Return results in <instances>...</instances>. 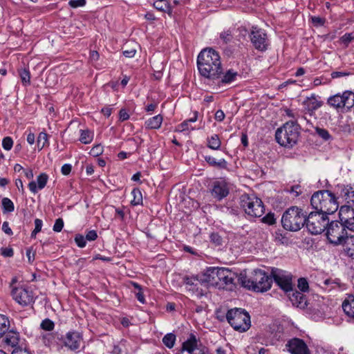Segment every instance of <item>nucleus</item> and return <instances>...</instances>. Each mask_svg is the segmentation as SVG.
I'll use <instances>...</instances> for the list:
<instances>
[{"label":"nucleus","mask_w":354,"mask_h":354,"mask_svg":"<svg viewBox=\"0 0 354 354\" xmlns=\"http://www.w3.org/2000/svg\"><path fill=\"white\" fill-rule=\"evenodd\" d=\"M199 73L209 82L217 79L221 72V61L218 52L212 48L203 50L197 57Z\"/></svg>","instance_id":"obj_1"},{"label":"nucleus","mask_w":354,"mask_h":354,"mask_svg":"<svg viewBox=\"0 0 354 354\" xmlns=\"http://www.w3.org/2000/svg\"><path fill=\"white\" fill-rule=\"evenodd\" d=\"M239 282L243 288L256 292H264L271 288L272 279L266 271L254 270L249 275L241 274Z\"/></svg>","instance_id":"obj_2"},{"label":"nucleus","mask_w":354,"mask_h":354,"mask_svg":"<svg viewBox=\"0 0 354 354\" xmlns=\"http://www.w3.org/2000/svg\"><path fill=\"white\" fill-rule=\"evenodd\" d=\"M310 204L317 212L327 216L335 213L339 208L336 196L328 190L315 192L311 196Z\"/></svg>","instance_id":"obj_3"},{"label":"nucleus","mask_w":354,"mask_h":354,"mask_svg":"<svg viewBox=\"0 0 354 354\" xmlns=\"http://www.w3.org/2000/svg\"><path fill=\"white\" fill-rule=\"evenodd\" d=\"M299 136V125L296 122L288 121L277 129L275 133L277 142L281 146L292 147L297 142Z\"/></svg>","instance_id":"obj_4"},{"label":"nucleus","mask_w":354,"mask_h":354,"mask_svg":"<svg viewBox=\"0 0 354 354\" xmlns=\"http://www.w3.org/2000/svg\"><path fill=\"white\" fill-rule=\"evenodd\" d=\"M306 214L302 209L296 206L291 207L282 216V226L286 230L298 231L305 225Z\"/></svg>","instance_id":"obj_5"},{"label":"nucleus","mask_w":354,"mask_h":354,"mask_svg":"<svg viewBox=\"0 0 354 354\" xmlns=\"http://www.w3.org/2000/svg\"><path fill=\"white\" fill-rule=\"evenodd\" d=\"M226 318L228 323L236 330L245 332L250 327V317L241 308L231 309L227 311Z\"/></svg>","instance_id":"obj_6"},{"label":"nucleus","mask_w":354,"mask_h":354,"mask_svg":"<svg viewBox=\"0 0 354 354\" xmlns=\"http://www.w3.org/2000/svg\"><path fill=\"white\" fill-rule=\"evenodd\" d=\"M240 205L250 218L261 217L265 212L262 201L254 196L242 195L240 198Z\"/></svg>","instance_id":"obj_7"},{"label":"nucleus","mask_w":354,"mask_h":354,"mask_svg":"<svg viewBox=\"0 0 354 354\" xmlns=\"http://www.w3.org/2000/svg\"><path fill=\"white\" fill-rule=\"evenodd\" d=\"M328 216L319 212H312L308 216L306 215L305 225L312 234H319L326 230L328 225Z\"/></svg>","instance_id":"obj_8"},{"label":"nucleus","mask_w":354,"mask_h":354,"mask_svg":"<svg viewBox=\"0 0 354 354\" xmlns=\"http://www.w3.org/2000/svg\"><path fill=\"white\" fill-rule=\"evenodd\" d=\"M326 236L330 243L338 245L347 236V232L342 223L338 221H332L328 223L327 227H326Z\"/></svg>","instance_id":"obj_9"},{"label":"nucleus","mask_w":354,"mask_h":354,"mask_svg":"<svg viewBox=\"0 0 354 354\" xmlns=\"http://www.w3.org/2000/svg\"><path fill=\"white\" fill-rule=\"evenodd\" d=\"M270 274L272 279L285 292L292 291V274L290 272L277 268H272Z\"/></svg>","instance_id":"obj_10"},{"label":"nucleus","mask_w":354,"mask_h":354,"mask_svg":"<svg viewBox=\"0 0 354 354\" xmlns=\"http://www.w3.org/2000/svg\"><path fill=\"white\" fill-rule=\"evenodd\" d=\"M250 41L254 48L259 52H266L270 46L268 36L263 29L253 26L250 34Z\"/></svg>","instance_id":"obj_11"},{"label":"nucleus","mask_w":354,"mask_h":354,"mask_svg":"<svg viewBox=\"0 0 354 354\" xmlns=\"http://www.w3.org/2000/svg\"><path fill=\"white\" fill-rule=\"evenodd\" d=\"M328 104L335 109L346 108L347 111L351 110L354 104V93L346 91L342 95L337 93L330 97L327 101Z\"/></svg>","instance_id":"obj_12"},{"label":"nucleus","mask_w":354,"mask_h":354,"mask_svg":"<svg viewBox=\"0 0 354 354\" xmlns=\"http://www.w3.org/2000/svg\"><path fill=\"white\" fill-rule=\"evenodd\" d=\"M11 294L14 300L22 306H27L35 302L34 293L28 287L19 286L13 288Z\"/></svg>","instance_id":"obj_13"},{"label":"nucleus","mask_w":354,"mask_h":354,"mask_svg":"<svg viewBox=\"0 0 354 354\" xmlns=\"http://www.w3.org/2000/svg\"><path fill=\"white\" fill-rule=\"evenodd\" d=\"M239 74L237 71L232 68H230L223 72V68H221V75L217 79H214L211 82H207L213 89L219 88L224 86L230 84L237 80Z\"/></svg>","instance_id":"obj_14"},{"label":"nucleus","mask_w":354,"mask_h":354,"mask_svg":"<svg viewBox=\"0 0 354 354\" xmlns=\"http://www.w3.org/2000/svg\"><path fill=\"white\" fill-rule=\"evenodd\" d=\"M236 276L234 272L225 268H219L216 288L232 290L235 288Z\"/></svg>","instance_id":"obj_15"},{"label":"nucleus","mask_w":354,"mask_h":354,"mask_svg":"<svg viewBox=\"0 0 354 354\" xmlns=\"http://www.w3.org/2000/svg\"><path fill=\"white\" fill-rule=\"evenodd\" d=\"M183 283L185 289L192 295H195L198 298L204 295L205 290L203 288L204 286L201 280H199L198 274L196 276L185 277Z\"/></svg>","instance_id":"obj_16"},{"label":"nucleus","mask_w":354,"mask_h":354,"mask_svg":"<svg viewBox=\"0 0 354 354\" xmlns=\"http://www.w3.org/2000/svg\"><path fill=\"white\" fill-rule=\"evenodd\" d=\"M229 193V184L225 180L221 179L212 183L211 194L217 201H221L225 198Z\"/></svg>","instance_id":"obj_17"},{"label":"nucleus","mask_w":354,"mask_h":354,"mask_svg":"<svg viewBox=\"0 0 354 354\" xmlns=\"http://www.w3.org/2000/svg\"><path fill=\"white\" fill-rule=\"evenodd\" d=\"M218 272L219 268L218 267L208 268L203 273L198 274L199 280H201L204 287H216Z\"/></svg>","instance_id":"obj_18"},{"label":"nucleus","mask_w":354,"mask_h":354,"mask_svg":"<svg viewBox=\"0 0 354 354\" xmlns=\"http://www.w3.org/2000/svg\"><path fill=\"white\" fill-rule=\"evenodd\" d=\"M286 347L291 354H310L306 344L299 338H293L290 339Z\"/></svg>","instance_id":"obj_19"},{"label":"nucleus","mask_w":354,"mask_h":354,"mask_svg":"<svg viewBox=\"0 0 354 354\" xmlns=\"http://www.w3.org/2000/svg\"><path fill=\"white\" fill-rule=\"evenodd\" d=\"M82 341V337L78 332L69 331L66 334L62 341L63 344L72 351L79 348Z\"/></svg>","instance_id":"obj_20"},{"label":"nucleus","mask_w":354,"mask_h":354,"mask_svg":"<svg viewBox=\"0 0 354 354\" xmlns=\"http://www.w3.org/2000/svg\"><path fill=\"white\" fill-rule=\"evenodd\" d=\"M302 104L304 111L310 116H313L315 114V111L322 106L323 102L319 100L317 95L313 93L310 96L306 97Z\"/></svg>","instance_id":"obj_21"},{"label":"nucleus","mask_w":354,"mask_h":354,"mask_svg":"<svg viewBox=\"0 0 354 354\" xmlns=\"http://www.w3.org/2000/svg\"><path fill=\"white\" fill-rule=\"evenodd\" d=\"M49 176L46 173H41L37 177V180H32L28 183V188L32 194L37 193L38 190L43 189L48 180Z\"/></svg>","instance_id":"obj_22"},{"label":"nucleus","mask_w":354,"mask_h":354,"mask_svg":"<svg viewBox=\"0 0 354 354\" xmlns=\"http://www.w3.org/2000/svg\"><path fill=\"white\" fill-rule=\"evenodd\" d=\"M288 293L289 299L293 306L300 308H304L306 306L307 299L303 292L292 288V291L288 292Z\"/></svg>","instance_id":"obj_23"},{"label":"nucleus","mask_w":354,"mask_h":354,"mask_svg":"<svg viewBox=\"0 0 354 354\" xmlns=\"http://www.w3.org/2000/svg\"><path fill=\"white\" fill-rule=\"evenodd\" d=\"M340 195L344 198L348 205L354 207V186L342 185L339 186Z\"/></svg>","instance_id":"obj_24"},{"label":"nucleus","mask_w":354,"mask_h":354,"mask_svg":"<svg viewBox=\"0 0 354 354\" xmlns=\"http://www.w3.org/2000/svg\"><path fill=\"white\" fill-rule=\"evenodd\" d=\"M203 157L210 167L218 169H226L227 168L228 163L224 158L217 160L214 156L208 154L203 155Z\"/></svg>","instance_id":"obj_25"},{"label":"nucleus","mask_w":354,"mask_h":354,"mask_svg":"<svg viewBox=\"0 0 354 354\" xmlns=\"http://www.w3.org/2000/svg\"><path fill=\"white\" fill-rule=\"evenodd\" d=\"M343 248V254L354 259V236H347L340 244Z\"/></svg>","instance_id":"obj_26"},{"label":"nucleus","mask_w":354,"mask_h":354,"mask_svg":"<svg viewBox=\"0 0 354 354\" xmlns=\"http://www.w3.org/2000/svg\"><path fill=\"white\" fill-rule=\"evenodd\" d=\"M4 335L5 336L3 339V342L5 345L15 348V349L19 348L17 346L19 342V334L17 332L10 330Z\"/></svg>","instance_id":"obj_27"},{"label":"nucleus","mask_w":354,"mask_h":354,"mask_svg":"<svg viewBox=\"0 0 354 354\" xmlns=\"http://www.w3.org/2000/svg\"><path fill=\"white\" fill-rule=\"evenodd\" d=\"M163 121L162 115L158 114L151 118H149L145 122V127L148 130L158 129L161 127Z\"/></svg>","instance_id":"obj_28"},{"label":"nucleus","mask_w":354,"mask_h":354,"mask_svg":"<svg viewBox=\"0 0 354 354\" xmlns=\"http://www.w3.org/2000/svg\"><path fill=\"white\" fill-rule=\"evenodd\" d=\"M342 306L344 313L354 319V295H348L343 301Z\"/></svg>","instance_id":"obj_29"},{"label":"nucleus","mask_w":354,"mask_h":354,"mask_svg":"<svg viewBox=\"0 0 354 354\" xmlns=\"http://www.w3.org/2000/svg\"><path fill=\"white\" fill-rule=\"evenodd\" d=\"M339 215L340 223H344L350 218L354 216V207L348 205L342 206L339 209Z\"/></svg>","instance_id":"obj_30"},{"label":"nucleus","mask_w":354,"mask_h":354,"mask_svg":"<svg viewBox=\"0 0 354 354\" xmlns=\"http://www.w3.org/2000/svg\"><path fill=\"white\" fill-rule=\"evenodd\" d=\"M58 333H47L42 335V342L44 345L52 346L59 344L62 338Z\"/></svg>","instance_id":"obj_31"},{"label":"nucleus","mask_w":354,"mask_h":354,"mask_svg":"<svg viewBox=\"0 0 354 354\" xmlns=\"http://www.w3.org/2000/svg\"><path fill=\"white\" fill-rule=\"evenodd\" d=\"M197 348V339L196 336L191 334L189 337L183 343L182 351H187L192 354Z\"/></svg>","instance_id":"obj_32"},{"label":"nucleus","mask_w":354,"mask_h":354,"mask_svg":"<svg viewBox=\"0 0 354 354\" xmlns=\"http://www.w3.org/2000/svg\"><path fill=\"white\" fill-rule=\"evenodd\" d=\"M153 7L158 10L167 12L169 16L172 15V8L167 0H156Z\"/></svg>","instance_id":"obj_33"},{"label":"nucleus","mask_w":354,"mask_h":354,"mask_svg":"<svg viewBox=\"0 0 354 354\" xmlns=\"http://www.w3.org/2000/svg\"><path fill=\"white\" fill-rule=\"evenodd\" d=\"M221 141L218 134H212L207 138V147L213 150H219Z\"/></svg>","instance_id":"obj_34"},{"label":"nucleus","mask_w":354,"mask_h":354,"mask_svg":"<svg viewBox=\"0 0 354 354\" xmlns=\"http://www.w3.org/2000/svg\"><path fill=\"white\" fill-rule=\"evenodd\" d=\"M93 132L88 129L80 130V141L83 144H89L93 140Z\"/></svg>","instance_id":"obj_35"},{"label":"nucleus","mask_w":354,"mask_h":354,"mask_svg":"<svg viewBox=\"0 0 354 354\" xmlns=\"http://www.w3.org/2000/svg\"><path fill=\"white\" fill-rule=\"evenodd\" d=\"M48 135L45 131L39 133L37 140V147L39 151L49 145Z\"/></svg>","instance_id":"obj_36"},{"label":"nucleus","mask_w":354,"mask_h":354,"mask_svg":"<svg viewBox=\"0 0 354 354\" xmlns=\"http://www.w3.org/2000/svg\"><path fill=\"white\" fill-rule=\"evenodd\" d=\"M10 322L8 317L0 314V337H1L10 328Z\"/></svg>","instance_id":"obj_37"},{"label":"nucleus","mask_w":354,"mask_h":354,"mask_svg":"<svg viewBox=\"0 0 354 354\" xmlns=\"http://www.w3.org/2000/svg\"><path fill=\"white\" fill-rule=\"evenodd\" d=\"M131 195L133 196V200L131 201V204L133 206H136L142 204V195L139 188H134L131 191Z\"/></svg>","instance_id":"obj_38"},{"label":"nucleus","mask_w":354,"mask_h":354,"mask_svg":"<svg viewBox=\"0 0 354 354\" xmlns=\"http://www.w3.org/2000/svg\"><path fill=\"white\" fill-rule=\"evenodd\" d=\"M233 30L234 28H230L224 30L220 33L219 37L223 44H227L232 41Z\"/></svg>","instance_id":"obj_39"},{"label":"nucleus","mask_w":354,"mask_h":354,"mask_svg":"<svg viewBox=\"0 0 354 354\" xmlns=\"http://www.w3.org/2000/svg\"><path fill=\"white\" fill-rule=\"evenodd\" d=\"M176 339V335L172 333H169L166 334L162 337V343L167 348H171L174 347V346L175 344Z\"/></svg>","instance_id":"obj_40"},{"label":"nucleus","mask_w":354,"mask_h":354,"mask_svg":"<svg viewBox=\"0 0 354 354\" xmlns=\"http://www.w3.org/2000/svg\"><path fill=\"white\" fill-rule=\"evenodd\" d=\"M132 286L135 288V295L137 298V299L141 303L145 304V298L142 292V289L140 285H139L136 282H132Z\"/></svg>","instance_id":"obj_41"},{"label":"nucleus","mask_w":354,"mask_h":354,"mask_svg":"<svg viewBox=\"0 0 354 354\" xmlns=\"http://www.w3.org/2000/svg\"><path fill=\"white\" fill-rule=\"evenodd\" d=\"M1 205L3 212H12L15 209V205L13 202L8 198H3L1 201Z\"/></svg>","instance_id":"obj_42"},{"label":"nucleus","mask_w":354,"mask_h":354,"mask_svg":"<svg viewBox=\"0 0 354 354\" xmlns=\"http://www.w3.org/2000/svg\"><path fill=\"white\" fill-rule=\"evenodd\" d=\"M19 75L22 84L25 86L30 84V74L28 69L23 68L19 71Z\"/></svg>","instance_id":"obj_43"},{"label":"nucleus","mask_w":354,"mask_h":354,"mask_svg":"<svg viewBox=\"0 0 354 354\" xmlns=\"http://www.w3.org/2000/svg\"><path fill=\"white\" fill-rule=\"evenodd\" d=\"M299 110L297 109H285L284 113L286 116H288L290 118L292 119V122H296V124H297V122L299 118Z\"/></svg>","instance_id":"obj_44"},{"label":"nucleus","mask_w":354,"mask_h":354,"mask_svg":"<svg viewBox=\"0 0 354 354\" xmlns=\"http://www.w3.org/2000/svg\"><path fill=\"white\" fill-rule=\"evenodd\" d=\"M297 288L301 292H306L309 290V284L306 278L301 277L297 280Z\"/></svg>","instance_id":"obj_45"},{"label":"nucleus","mask_w":354,"mask_h":354,"mask_svg":"<svg viewBox=\"0 0 354 354\" xmlns=\"http://www.w3.org/2000/svg\"><path fill=\"white\" fill-rule=\"evenodd\" d=\"M40 327L44 330L52 331L55 328V324L51 319L46 318L41 322Z\"/></svg>","instance_id":"obj_46"},{"label":"nucleus","mask_w":354,"mask_h":354,"mask_svg":"<svg viewBox=\"0 0 354 354\" xmlns=\"http://www.w3.org/2000/svg\"><path fill=\"white\" fill-rule=\"evenodd\" d=\"M339 40L345 47H348L349 44L354 41V34L352 32L345 33L340 37Z\"/></svg>","instance_id":"obj_47"},{"label":"nucleus","mask_w":354,"mask_h":354,"mask_svg":"<svg viewBox=\"0 0 354 354\" xmlns=\"http://www.w3.org/2000/svg\"><path fill=\"white\" fill-rule=\"evenodd\" d=\"M210 241L216 246H221L223 243V240L221 236L217 232H213L210 234Z\"/></svg>","instance_id":"obj_48"},{"label":"nucleus","mask_w":354,"mask_h":354,"mask_svg":"<svg viewBox=\"0 0 354 354\" xmlns=\"http://www.w3.org/2000/svg\"><path fill=\"white\" fill-rule=\"evenodd\" d=\"M43 226V221L39 218L35 219V229L31 232V238H35L37 234L41 232Z\"/></svg>","instance_id":"obj_49"},{"label":"nucleus","mask_w":354,"mask_h":354,"mask_svg":"<svg viewBox=\"0 0 354 354\" xmlns=\"http://www.w3.org/2000/svg\"><path fill=\"white\" fill-rule=\"evenodd\" d=\"M316 133L324 140H328L330 138V135L328 130L319 127H315Z\"/></svg>","instance_id":"obj_50"},{"label":"nucleus","mask_w":354,"mask_h":354,"mask_svg":"<svg viewBox=\"0 0 354 354\" xmlns=\"http://www.w3.org/2000/svg\"><path fill=\"white\" fill-rule=\"evenodd\" d=\"M286 191L292 194L294 197H297L302 193V189L299 185L291 186L290 189H286Z\"/></svg>","instance_id":"obj_51"},{"label":"nucleus","mask_w":354,"mask_h":354,"mask_svg":"<svg viewBox=\"0 0 354 354\" xmlns=\"http://www.w3.org/2000/svg\"><path fill=\"white\" fill-rule=\"evenodd\" d=\"M104 151V147L101 145H95L90 151L89 153L90 155L97 157L100 155H101Z\"/></svg>","instance_id":"obj_52"},{"label":"nucleus","mask_w":354,"mask_h":354,"mask_svg":"<svg viewBox=\"0 0 354 354\" xmlns=\"http://www.w3.org/2000/svg\"><path fill=\"white\" fill-rule=\"evenodd\" d=\"M86 238L80 234H76L75 236V242L79 248H84L86 245Z\"/></svg>","instance_id":"obj_53"},{"label":"nucleus","mask_w":354,"mask_h":354,"mask_svg":"<svg viewBox=\"0 0 354 354\" xmlns=\"http://www.w3.org/2000/svg\"><path fill=\"white\" fill-rule=\"evenodd\" d=\"M13 146V140L12 138L7 136L2 140V147L6 151H10Z\"/></svg>","instance_id":"obj_54"},{"label":"nucleus","mask_w":354,"mask_h":354,"mask_svg":"<svg viewBox=\"0 0 354 354\" xmlns=\"http://www.w3.org/2000/svg\"><path fill=\"white\" fill-rule=\"evenodd\" d=\"M86 0H70L68 5L73 8L83 7L86 5Z\"/></svg>","instance_id":"obj_55"},{"label":"nucleus","mask_w":354,"mask_h":354,"mask_svg":"<svg viewBox=\"0 0 354 354\" xmlns=\"http://www.w3.org/2000/svg\"><path fill=\"white\" fill-rule=\"evenodd\" d=\"M64 227V221L62 218H59L55 220V224L53 227V230L54 232H59L62 230Z\"/></svg>","instance_id":"obj_56"},{"label":"nucleus","mask_w":354,"mask_h":354,"mask_svg":"<svg viewBox=\"0 0 354 354\" xmlns=\"http://www.w3.org/2000/svg\"><path fill=\"white\" fill-rule=\"evenodd\" d=\"M262 221L263 223H267L268 225H272L275 223V218L274 215L272 213H268L267 215H266L263 218Z\"/></svg>","instance_id":"obj_57"},{"label":"nucleus","mask_w":354,"mask_h":354,"mask_svg":"<svg viewBox=\"0 0 354 354\" xmlns=\"http://www.w3.org/2000/svg\"><path fill=\"white\" fill-rule=\"evenodd\" d=\"M85 238L88 241H95L97 238V232L94 230L88 231Z\"/></svg>","instance_id":"obj_58"},{"label":"nucleus","mask_w":354,"mask_h":354,"mask_svg":"<svg viewBox=\"0 0 354 354\" xmlns=\"http://www.w3.org/2000/svg\"><path fill=\"white\" fill-rule=\"evenodd\" d=\"M189 129L194 130V128L189 127V122L187 120L183 121L181 124L178 125V131H188Z\"/></svg>","instance_id":"obj_59"},{"label":"nucleus","mask_w":354,"mask_h":354,"mask_svg":"<svg viewBox=\"0 0 354 354\" xmlns=\"http://www.w3.org/2000/svg\"><path fill=\"white\" fill-rule=\"evenodd\" d=\"M344 225L345 229H348L351 231L354 232V216L348 219V221H346Z\"/></svg>","instance_id":"obj_60"},{"label":"nucleus","mask_w":354,"mask_h":354,"mask_svg":"<svg viewBox=\"0 0 354 354\" xmlns=\"http://www.w3.org/2000/svg\"><path fill=\"white\" fill-rule=\"evenodd\" d=\"M311 21L314 25L318 26H324V24L325 23V19L324 18H322L320 17H316V16L312 17Z\"/></svg>","instance_id":"obj_61"},{"label":"nucleus","mask_w":354,"mask_h":354,"mask_svg":"<svg viewBox=\"0 0 354 354\" xmlns=\"http://www.w3.org/2000/svg\"><path fill=\"white\" fill-rule=\"evenodd\" d=\"M71 170H72V165L71 164H68V163L62 165V167L61 168V172L64 176L68 175L71 172Z\"/></svg>","instance_id":"obj_62"},{"label":"nucleus","mask_w":354,"mask_h":354,"mask_svg":"<svg viewBox=\"0 0 354 354\" xmlns=\"http://www.w3.org/2000/svg\"><path fill=\"white\" fill-rule=\"evenodd\" d=\"M129 118V115L127 113V110L124 109H122L119 112V119L120 121L124 122Z\"/></svg>","instance_id":"obj_63"},{"label":"nucleus","mask_w":354,"mask_h":354,"mask_svg":"<svg viewBox=\"0 0 354 354\" xmlns=\"http://www.w3.org/2000/svg\"><path fill=\"white\" fill-rule=\"evenodd\" d=\"M192 354H210L207 348L205 346L198 347Z\"/></svg>","instance_id":"obj_64"}]
</instances>
